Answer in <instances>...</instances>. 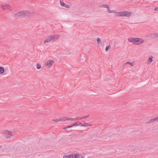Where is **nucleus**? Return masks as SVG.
Masks as SVG:
<instances>
[{
    "instance_id": "obj_24",
    "label": "nucleus",
    "mask_w": 158,
    "mask_h": 158,
    "mask_svg": "<svg viewBox=\"0 0 158 158\" xmlns=\"http://www.w3.org/2000/svg\"><path fill=\"white\" fill-rule=\"evenodd\" d=\"M36 68L37 69H40L41 68V65L39 63H37L36 64Z\"/></svg>"
},
{
    "instance_id": "obj_30",
    "label": "nucleus",
    "mask_w": 158,
    "mask_h": 158,
    "mask_svg": "<svg viewBox=\"0 0 158 158\" xmlns=\"http://www.w3.org/2000/svg\"><path fill=\"white\" fill-rule=\"evenodd\" d=\"M70 127H71V126L70 125L64 127L63 128V129H66V128H69Z\"/></svg>"
},
{
    "instance_id": "obj_14",
    "label": "nucleus",
    "mask_w": 158,
    "mask_h": 158,
    "mask_svg": "<svg viewBox=\"0 0 158 158\" xmlns=\"http://www.w3.org/2000/svg\"><path fill=\"white\" fill-rule=\"evenodd\" d=\"M153 57L151 56V57H150L149 58L148 60V64H150L153 61Z\"/></svg>"
},
{
    "instance_id": "obj_12",
    "label": "nucleus",
    "mask_w": 158,
    "mask_h": 158,
    "mask_svg": "<svg viewBox=\"0 0 158 158\" xmlns=\"http://www.w3.org/2000/svg\"><path fill=\"white\" fill-rule=\"evenodd\" d=\"M135 38H130L128 39V40L131 43H133V44H134V43H135V40L134 39H135Z\"/></svg>"
},
{
    "instance_id": "obj_31",
    "label": "nucleus",
    "mask_w": 158,
    "mask_h": 158,
    "mask_svg": "<svg viewBox=\"0 0 158 158\" xmlns=\"http://www.w3.org/2000/svg\"><path fill=\"white\" fill-rule=\"evenodd\" d=\"M155 118L156 119L155 121H158V116L155 117Z\"/></svg>"
},
{
    "instance_id": "obj_1",
    "label": "nucleus",
    "mask_w": 158,
    "mask_h": 158,
    "mask_svg": "<svg viewBox=\"0 0 158 158\" xmlns=\"http://www.w3.org/2000/svg\"><path fill=\"white\" fill-rule=\"evenodd\" d=\"M34 14L33 12H32L31 13V12L28 11L27 10L21 11L15 14L14 15V16L16 17H17L19 16H29L30 15H32Z\"/></svg>"
},
{
    "instance_id": "obj_32",
    "label": "nucleus",
    "mask_w": 158,
    "mask_h": 158,
    "mask_svg": "<svg viewBox=\"0 0 158 158\" xmlns=\"http://www.w3.org/2000/svg\"><path fill=\"white\" fill-rule=\"evenodd\" d=\"M154 9L155 10L158 11V7H156V8H154Z\"/></svg>"
},
{
    "instance_id": "obj_15",
    "label": "nucleus",
    "mask_w": 158,
    "mask_h": 158,
    "mask_svg": "<svg viewBox=\"0 0 158 158\" xmlns=\"http://www.w3.org/2000/svg\"><path fill=\"white\" fill-rule=\"evenodd\" d=\"M81 124H82V123L81 122H77L76 123H73V126H81Z\"/></svg>"
},
{
    "instance_id": "obj_22",
    "label": "nucleus",
    "mask_w": 158,
    "mask_h": 158,
    "mask_svg": "<svg viewBox=\"0 0 158 158\" xmlns=\"http://www.w3.org/2000/svg\"><path fill=\"white\" fill-rule=\"evenodd\" d=\"M76 158H83V156L81 154H76Z\"/></svg>"
},
{
    "instance_id": "obj_3",
    "label": "nucleus",
    "mask_w": 158,
    "mask_h": 158,
    "mask_svg": "<svg viewBox=\"0 0 158 158\" xmlns=\"http://www.w3.org/2000/svg\"><path fill=\"white\" fill-rule=\"evenodd\" d=\"M3 135L6 138H8L12 135V133L10 131L5 130L3 132Z\"/></svg>"
},
{
    "instance_id": "obj_35",
    "label": "nucleus",
    "mask_w": 158,
    "mask_h": 158,
    "mask_svg": "<svg viewBox=\"0 0 158 158\" xmlns=\"http://www.w3.org/2000/svg\"><path fill=\"white\" fill-rule=\"evenodd\" d=\"M92 126V124H89V125H88V126Z\"/></svg>"
},
{
    "instance_id": "obj_9",
    "label": "nucleus",
    "mask_w": 158,
    "mask_h": 158,
    "mask_svg": "<svg viewBox=\"0 0 158 158\" xmlns=\"http://www.w3.org/2000/svg\"><path fill=\"white\" fill-rule=\"evenodd\" d=\"M52 41L51 40V37L50 35L48 36L46 40L44 41V43H48Z\"/></svg>"
},
{
    "instance_id": "obj_16",
    "label": "nucleus",
    "mask_w": 158,
    "mask_h": 158,
    "mask_svg": "<svg viewBox=\"0 0 158 158\" xmlns=\"http://www.w3.org/2000/svg\"><path fill=\"white\" fill-rule=\"evenodd\" d=\"M4 69L3 67H0V74H2L4 73Z\"/></svg>"
},
{
    "instance_id": "obj_6",
    "label": "nucleus",
    "mask_w": 158,
    "mask_h": 158,
    "mask_svg": "<svg viewBox=\"0 0 158 158\" xmlns=\"http://www.w3.org/2000/svg\"><path fill=\"white\" fill-rule=\"evenodd\" d=\"M147 37H151L152 38H156V37H158V33H151L147 35Z\"/></svg>"
},
{
    "instance_id": "obj_18",
    "label": "nucleus",
    "mask_w": 158,
    "mask_h": 158,
    "mask_svg": "<svg viewBox=\"0 0 158 158\" xmlns=\"http://www.w3.org/2000/svg\"><path fill=\"white\" fill-rule=\"evenodd\" d=\"M129 150H131V151L132 152H133L135 151V147H131L130 148H129Z\"/></svg>"
},
{
    "instance_id": "obj_26",
    "label": "nucleus",
    "mask_w": 158,
    "mask_h": 158,
    "mask_svg": "<svg viewBox=\"0 0 158 158\" xmlns=\"http://www.w3.org/2000/svg\"><path fill=\"white\" fill-rule=\"evenodd\" d=\"M97 40L98 41V44H99L101 42V39L99 37H98L97 38Z\"/></svg>"
},
{
    "instance_id": "obj_27",
    "label": "nucleus",
    "mask_w": 158,
    "mask_h": 158,
    "mask_svg": "<svg viewBox=\"0 0 158 158\" xmlns=\"http://www.w3.org/2000/svg\"><path fill=\"white\" fill-rule=\"evenodd\" d=\"M110 47V45H108L107 46H106V48H105V50L106 51H107L108 50L109 48Z\"/></svg>"
},
{
    "instance_id": "obj_17",
    "label": "nucleus",
    "mask_w": 158,
    "mask_h": 158,
    "mask_svg": "<svg viewBox=\"0 0 158 158\" xmlns=\"http://www.w3.org/2000/svg\"><path fill=\"white\" fill-rule=\"evenodd\" d=\"M109 5L107 4H102L100 5V7L101 8H107L108 6Z\"/></svg>"
},
{
    "instance_id": "obj_19",
    "label": "nucleus",
    "mask_w": 158,
    "mask_h": 158,
    "mask_svg": "<svg viewBox=\"0 0 158 158\" xmlns=\"http://www.w3.org/2000/svg\"><path fill=\"white\" fill-rule=\"evenodd\" d=\"M60 121H64L68 120V117H64L63 118H60Z\"/></svg>"
},
{
    "instance_id": "obj_7",
    "label": "nucleus",
    "mask_w": 158,
    "mask_h": 158,
    "mask_svg": "<svg viewBox=\"0 0 158 158\" xmlns=\"http://www.w3.org/2000/svg\"><path fill=\"white\" fill-rule=\"evenodd\" d=\"M50 36L51 37L52 42L54 41L57 40L59 37V35H53Z\"/></svg>"
},
{
    "instance_id": "obj_28",
    "label": "nucleus",
    "mask_w": 158,
    "mask_h": 158,
    "mask_svg": "<svg viewBox=\"0 0 158 158\" xmlns=\"http://www.w3.org/2000/svg\"><path fill=\"white\" fill-rule=\"evenodd\" d=\"M60 119L59 118L58 119H53V121H55L56 122H58V121H60Z\"/></svg>"
},
{
    "instance_id": "obj_10",
    "label": "nucleus",
    "mask_w": 158,
    "mask_h": 158,
    "mask_svg": "<svg viewBox=\"0 0 158 158\" xmlns=\"http://www.w3.org/2000/svg\"><path fill=\"white\" fill-rule=\"evenodd\" d=\"M155 118H152L149 120H148V121H147L146 122V123L147 124L150 123H151L154 121H155Z\"/></svg>"
},
{
    "instance_id": "obj_21",
    "label": "nucleus",
    "mask_w": 158,
    "mask_h": 158,
    "mask_svg": "<svg viewBox=\"0 0 158 158\" xmlns=\"http://www.w3.org/2000/svg\"><path fill=\"white\" fill-rule=\"evenodd\" d=\"M60 4L63 7H66V6H67V5L65 4L64 2H62L61 1H60Z\"/></svg>"
},
{
    "instance_id": "obj_20",
    "label": "nucleus",
    "mask_w": 158,
    "mask_h": 158,
    "mask_svg": "<svg viewBox=\"0 0 158 158\" xmlns=\"http://www.w3.org/2000/svg\"><path fill=\"white\" fill-rule=\"evenodd\" d=\"M70 156V158H76V154L69 155Z\"/></svg>"
},
{
    "instance_id": "obj_11",
    "label": "nucleus",
    "mask_w": 158,
    "mask_h": 158,
    "mask_svg": "<svg viewBox=\"0 0 158 158\" xmlns=\"http://www.w3.org/2000/svg\"><path fill=\"white\" fill-rule=\"evenodd\" d=\"M107 11L110 13H116L115 11L114 10H110L109 6L107 8Z\"/></svg>"
},
{
    "instance_id": "obj_8",
    "label": "nucleus",
    "mask_w": 158,
    "mask_h": 158,
    "mask_svg": "<svg viewBox=\"0 0 158 158\" xmlns=\"http://www.w3.org/2000/svg\"><path fill=\"white\" fill-rule=\"evenodd\" d=\"M53 63L54 62L52 60H49L47 62L46 66H47L49 68L52 66Z\"/></svg>"
},
{
    "instance_id": "obj_2",
    "label": "nucleus",
    "mask_w": 158,
    "mask_h": 158,
    "mask_svg": "<svg viewBox=\"0 0 158 158\" xmlns=\"http://www.w3.org/2000/svg\"><path fill=\"white\" fill-rule=\"evenodd\" d=\"M116 13L117 16L121 17L126 16L129 17L132 14L131 12H129L127 11L118 12H116Z\"/></svg>"
},
{
    "instance_id": "obj_4",
    "label": "nucleus",
    "mask_w": 158,
    "mask_h": 158,
    "mask_svg": "<svg viewBox=\"0 0 158 158\" xmlns=\"http://www.w3.org/2000/svg\"><path fill=\"white\" fill-rule=\"evenodd\" d=\"M134 40H135V43H134V44H136V45L141 44L144 41V40L143 39L138 38H136Z\"/></svg>"
},
{
    "instance_id": "obj_34",
    "label": "nucleus",
    "mask_w": 158,
    "mask_h": 158,
    "mask_svg": "<svg viewBox=\"0 0 158 158\" xmlns=\"http://www.w3.org/2000/svg\"><path fill=\"white\" fill-rule=\"evenodd\" d=\"M71 126V127H74V126H73V124L71 125H70Z\"/></svg>"
},
{
    "instance_id": "obj_29",
    "label": "nucleus",
    "mask_w": 158,
    "mask_h": 158,
    "mask_svg": "<svg viewBox=\"0 0 158 158\" xmlns=\"http://www.w3.org/2000/svg\"><path fill=\"white\" fill-rule=\"evenodd\" d=\"M126 64H130V65L132 66H133V63H131L130 62H126Z\"/></svg>"
},
{
    "instance_id": "obj_23",
    "label": "nucleus",
    "mask_w": 158,
    "mask_h": 158,
    "mask_svg": "<svg viewBox=\"0 0 158 158\" xmlns=\"http://www.w3.org/2000/svg\"><path fill=\"white\" fill-rule=\"evenodd\" d=\"M89 115L88 114V115L83 116V117H82L81 118H80L79 119H82L86 118H87L89 117Z\"/></svg>"
},
{
    "instance_id": "obj_25",
    "label": "nucleus",
    "mask_w": 158,
    "mask_h": 158,
    "mask_svg": "<svg viewBox=\"0 0 158 158\" xmlns=\"http://www.w3.org/2000/svg\"><path fill=\"white\" fill-rule=\"evenodd\" d=\"M89 124V123H85L84 124H83L82 123V124L81 125V127H86L88 126Z\"/></svg>"
},
{
    "instance_id": "obj_33",
    "label": "nucleus",
    "mask_w": 158,
    "mask_h": 158,
    "mask_svg": "<svg viewBox=\"0 0 158 158\" xmlns=\"http://www.w3.org/2000/svg\"><path fill=\"white\" fill-rule=\"evenodd\" d=\"M66 7V8H68L69 7V5H67V6H66V7Z\"/></svg>"
},
{
    "instance_id": "obj_13",
    "label": "nucleus",
    "mask_w": 158,
    "mask_h": 158,
    "mask_svg": "<svg viewBox=\"0 0 158 158\" xmlns=\"http://www.w3.org/2000/svg\"><path fill=\"white\" fill-rule=\"evenodd\" d=\"M80 118L79 117H77L76 118H68V120H77L78 119H79Z\"/></svg>"
},
{
    "instance_id": "obj_5",
    "label": "nucleus",
    "mask_w": 158,
    "mask_h": 158,
    "mask_svg": "<svg viewBox=\"0 0 158 158\" xmlns=\"http://www.w3.org/2000/svg\"><path fill=\"white\" fill-rule=\"evenodd\" d=\"M1 7L3 10H10L11 11L12 10V8L8 4H6L5 5H2Z\"/></svg>"
},
{
    "instance_id": "obj_36",
    "label": "nucleus",
    "mask_w": 158,
    "mask_h": 158,
    "mask_svg": "<svg viewBox=\"0 0 158 158\" xmlns=\"http://www.w3.org/2000/svg\"><path fill=\"white\" fill-rule=\"evenodd\" d=\"M2 148V146L0 145V148Z\"/></svg>"
}]
</instances>
